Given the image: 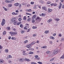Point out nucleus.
<instances>
[{"label": "nucleus", "mask_w": 64, "mask_h": 64, "mask_svg": "<svg viewBox=\"0 0 64 64\" xmlns=\"http://www.w3.org/2000/svg\"><path fill=\"white\" fill-rule=\"evenodd\" d=\"M37 18V16L36 15H34L32 17V18H33V19H36V21H39L40 20V18L39 16H38Z\"/></svg>", "instance_id": "nucleus-1"}, {"label": "nucleus", "mask_w": 64, "mask_h": 64, "mask_svg": "<svg viewBox=\"0 0 64 64\" xmlns=\"http://www.w3.org/2000/svg\"><path fill=\"white\" fill-rule=\"evenodd\" d=\"M5 19H3L2 20V22L1 24V25L2 26H3L5 25Z\"/></svg>", "instance_id": "nucleus-2"}, {"label": "nucleus", "mask_w": 64, "mask_h": 64, "mask_svg": "<svg viewBox=\"0 0 64 64\" xmlns=\"http://www.w3.org/2000/svg\"><path fill=\"white\" fill-rule=\"evenodd\" d=\"M10 34L11 36H13V35H16V34L17 33L15 32H10Z\"/></svg>", "instance_id": "nucleus-3"}, {"label": "nucleus", "mask_w": 64, "mask_h": 64, "mask_svg": "<svg viewBox=\"0 0 64 64\" xmlns=\"http://www.w3.org/2000/svg\"><path fill=\"white\" fill-rule=\"evenodd\" d=\"M32 47V46L31 45V44H28L26 45V47L28 48H30L31 47Z\"/></svg>", "instance_id": "nucleus-4"}, {"label": "nucleus", "mask_w": 64, "mask_h": 64, "mask_svg": "<svg viewBox=\"0 0 64 64\" xmlns=\"http://www.w3.org/2000/svg\"><path fill=\"white\" fill-rule=\"evenodd\" d=\"M59 51L58 50H55L54 52V54H57V53Z\"/></svg>", "instance_id": "nucleus-5"}, {"label": "nucleus", "mask_w": 64, "mask_h": 64, "mask_svg": "<svg viewBox=\"0 0 64 64\" xmlns=\"http://www.w3.org/2000/svg\"><path fill=\"white\" fill-rule=\"evenodd\" d=\"M16 18H12V22H13L15 21V20H16Z\"/></svg>", "instance_id": "nucleus-6"}, {"label": "nucleus", "mask_w": 64, "mask_h": 64, "mask_svg": "<svg viewBox=\"0 0 64 64\" xmlns=\"http://www.w3.org/2000/svg\"><path fill=\"white\" fill-rule=\"evenodd\" d=\"M52 9H51L49 8H48V13H50V12H52Z\"/></svg>", "instance_id": "nucleus-7"}, {"label": "nucleus", "mask_w": 64, "mask_h": 64, "mask_svg": "<svg viewBox=\"0 0 64 64\" xmlns=\"http://www.w3.org/2000/svg\"><path fill=\"white\" fill-rule=\"evenodd\" d=\"M60 5L58 7V8L59 9H61V8L62 4V3H61V2H60Z\"/></svg>", "instance_id": "nucleus-8"}, {"label": "nucleus", "mask_w": 64, "mask_h": 64, "mask_svg": "<svg viewBox=\"0 0 64 64\" xmlns=\"http://www.w3.org/2000/svg\"><path fill=\"white\" fill-rule=\"evenodd\" d=\"M4 62V60L2 59H0V63L2 64Z\"/></svg>", "instance_id": "nucleus-9"}, {"label": "nucleus", "mask_w": 64, "mask_h": 64, "mask_svg": "<svg viewBox=\"0 0 64 64\" xmlns=\"http://www.w3.org/2000/svg\"><path fill=\"white\" fill-rule=\"evenodd\" d=\"M14 6H18L19 5V3H16L14 4Z\"/></svg>", "instance_id": "nucleus-10"}, {"label": "nucleus", "mask_w": 64, "mask_h": 64, "mask_svg": "<svg viewBox=\"0 0 64 64\" xmlns=\"http://www.w3.org/2000/svg\"><path fill=\"white\" fill-rule=\"evenodd\" d=\"M42 8L43 10H44L45 11H47V8L46 7H42Z\"/></svg>", "instance_id": "nucleus-11"}, {"label": "nucleus", "mask_w": 64, "mask_h": 64, "mask_svg": "<svg viewBox=\"0 0 64 64\" xmlns=\"http://www.w3.org/2000/svg\"><path fill=\"white\" fill-rule=\"evenodd\" d=\"M5 2H6V3H11V1L8 0H6L5 1Z\"/></svg>", "instance_id": "nucleus-12"}, {"label": "nucleus", "mask_w": 64, "mask_h": 64, "mask_svg": "<svg viewBox=\"0 0 64 64\" xmlns=\"http://www.w3.org/2000/svg\"><path fill=\"white\" fill-rule=\"evenodd\" d=\"M8 59H9L10 58H12V56H11V55H9L8 56Z\"/></svg>", "instance_id": "nucleus-13"}, {"label": "nucleus", "mask_w": 64, "mask_h": 64, "mask_svg": "<svg viewBox=\"0 0 64 64\" xmlns=\"http://www.w3.org/2000/svg\"><path fill=\"white\" fill-rule=\"evenodd\" d=\"M24 60V59L22 58H21L20 59V62H23Z\"/></svg>", "instance_id": "nucleus-14"}, {"label": "nucleus", "mask_w": 64, "mask_h": 64, "mask_svg": "<svg viewBox=\"0 0 64 64\" xmlns=\"http://www.w3.org/2000/svg\"><path fill=\"white\" fill-rule=\"evenodd\" d=\"M52 19H50L49 20L47 21V22L48 23H49V22H50L52 21Z\"/></svg>", "instance_id": "nucleus-15"}, {"label": "nucleus", "mask_w": 64, "mask_h": 64, "mask_svg": "<svg viewBox=\"0 0 64 64\" xmlns=\"http://www.w3.org/2000/svg\"><path fill=\"white\" fill-rule=\"evenodd\" d=\"M44 33L45 34H48L49 33V32L48 30H46L45 32Z\"/></svg>", "instance_id": "nucleus-16"}, {"label": "nucleus", "mask_w": 64, "mask_h": 64, "mask_svg": "<svg viewBox=\"0 0 64 64\" xmlns=\"http://www.w3.org/2000/svg\"><path fill=\"white\" fill-rule=\"evenodd\" d=\"M35 43H36V42H32V43L30 44H31V45L32 46V45H34V44H35Z\"/></svg>", "instance_id": "nucleus-17"}, {"label": "nucleus", "mask_w": 64, "mask_h": 64, "mask_svg": "<svg viewBox=\"0 0 64 64\" xmlns=\"http://www.w3.org/2000/svg\"><path fill=\"white\" fill-rule=\"evenodd\" d=\"M32 23H34V22H35V20H34V19L33 18H32Z\"/></svg>", "instance_id": "nucleus-18"}, {"label": "nucleus", "mask_w": 64, "mask_h": 64, "mask_svg": "<svg viewBox=\"0 0 64 64\" xmlns=\"http://www.w3.org/2000/svg\"><path fill=\"white\" fill-rule=\"evenodd\" d=\"M60 59H64V55H62V56L60 58Z\"/></svg>", "instance_id": "nucleus-19"}, {"label": "nucleus", "mask_w": 64, "mask_h": 64, "mask_svg": "<svg viewBox=\"0 0 64 64\" xmlns=\"http://www.w3.org/2000/svg\"><path fill=\"white\" fill-rule=\"evenodd\" d=\"M12 4H9L8 5V7H12Z\"/></svg>", "instance_id": "nucleus-20"}, {"label": "nucleus", "mask_w": 64, "mask_h": 64, "mask_svg": "<svg viewBox=\"0 0 64 64\" xmlns=\"http://www.w3.org/2000/svg\"><path fill=\"white\" fill-rule=\"evenodd\" d=\"M6 29L8 30H10V27H9V26H8L6 28Z\"/></svg>", "instance_id": "nucleus-21"}, {"label": "nucleus", "mask_w": 64, "mask_h": 64, "mask_svg": "<svg viewBox=\"0 0 64 64\" xmlns=\"http://www.w3.org/2000/svg\"><path fill=\"white\" fill-rule=\"evenodd\" d=\"M34 53L33 52H29V54H33Z\"/></svg>", "instance_id": "nucleus-22"}, {"label": "nucleus", "mask_w": 64, "mask_h": 64, "mask_svg": "<svg viewBox=\"0 0 64 64\" xmlns=\"http://www.w3.org/2000/svg\"><path fill=\"white\" fill-rule=\"evenodd\" d=\"M54 20H56L57 21H59V20H60V19L58 18H56V19H54Z\"/></svg>", "instance_id": "nucleus-23"}, {"label": "nucleus", "mask_w": 64, "mask_h": 64, "mask_svg": "<svg viewBox=\"0 0 64 64\" xmlns=\"http://www.w3.org/2000/svg\"><path fill=\"white\" fill-rule=\"evenodd\" d=\"M8 50L7 49H6L5 50V51L6 53H8Z\"/></svg>", "instance_id": "nucleus-24"}, {"label": "nucleus", "mask_w": 64, "mask_h": 64, "mask_svg": "<svg viewBox=\"0 0 64 64\" xmlns=\"http://www.w3.org/2000/svg\"><path fill=\"white\" fill-rule=\"evenodd\" d=\"M28 43V40H26L24 42V44H26V43Z\"/></svg>", "instance_id": "nucleus-25"}, {"label": "nucleus", "mask_w": 64, "mask_h": 64, "mask_svg": "<svg viewBox=\"0 0 64 64\" xmlns=\"http://www.w3.org/2000/svg\"><path fill=\"white\" fill-rule=\"evenodd\" d=\"M50 39H54V37L52 36H50Z\"/></svg>", "instance_id": "nucleus-26"}, {"label": "nucleus", "mask_w": 64, "mask_h": 64, "mask_svg": "<svg viewBox=\"0 0 64 64\" xmlns=\"http://www.w3.org/2000/svg\"><path fill=\"white\" fill-rule=\"evenodd\" d=\"M11 39L12 40H16V38H15V37H12V38Z\"/></svg>", "instance_id": "nucleus-27"}, {"label": "nucleus", "mask_w": 64, "mask_h": 64, "mask_svg": "<svg viewBox=\"0 0 64 64\" xmlns=\"http://www.w3.org/2000/svg\"><path fill=\"white\" fill-rule=\"evenodd\" d=\"M47 48V46H43L42 47H41L42 48Z\"/></svg>", "instance_id": "nucleus-28"}, {"label": "nucleus", "mask_w": 64, "mask_h": 64, "mask_svg": "<svg viewBox=\"0 0 64 64\" xmlns=\"http://www.w3.org/2000/svg\"><path fill=\"white\" fill-rule=\"evenodd\" d=\"M23 19L24 20H25V21H26V16H24L23 18Z\"/></svg>", "instance_id": "nucleus-29"}, {"label": "nucleus", "mask_w": 64, "mask_h": 64, "mask_svg": "<svg viewBox=\"0 0 64 64\" xmlns=\"http://www.w3.org/2000/svg\"><path fill=\"white\" fill-rule=\"evenodd\" d=\"M51 3V2L50 1L48 2L47 3V4H50Z\"/></svg>", "instance_id": "nucleus-30"}, {"label": "nucleus", "mask_w": 64, "mask_h": 64, "mask_svg": "<svg viewBox=\"0 0 64 64\" xmlns=\"http://www.w3.org/2000/svg\"><path fill=\"white\" fill-rule=\"evenodd\" d=\"M52 58V59H51L50 60V61H53V60H54V58Z\"/></svg>", "instance_id": "nucleus-31"}, {"label": "nucleus", "mask_w": 64, "mask_h": 64, "mask_svg": "<svg viewBox=\"0 0 64 64\" xmlns=\"http://www.w3.org/2000/svg\"><path fill=\"white\" fill-rule=\"evenodd\" d=\"M37 27L35 26H33L32 27V28L33 29H37Z\"/></svg>", "instance_id": "nucleus-32"}, {"label": "nucleus", "mask_w": 64, "mask_h": 64, "mask_svg": "<svg viewBox=\"0 0 64 64\" xmlns=\"http://www.w3.org/2000/svg\"><path fill=\"white\" fill-rule=\"evenodd\" d=\"M22 51H23L22 52V53H25V52H26V51L24 50H22Z\"/></svg>", "instance_id": "nucleus-33"}, {"label": "nucleus", "mask_w": 64, "mask_h": 64, "mask_svg": "<svg viewBox=\"0 0 64 64\" xmlns=\"http://www.w3.org/2000/svg\"><path fill=\"white\" fill-rule=\"evenodd\" d=\"M21 23V22H18V23H17V25H19V24H20Z\"/></svg>", "instance_id": "nucleus-34"}, {"label": "nucleus", "mask_w": 64, "mask_h": 64, "mask_svg": "<svg viewBox=\"0 0 64 64\" xmlns=\"http://www.w3.org/2000/svg\"><path fill=\"white\" fill-rule=\"evenodd\" d=\"M3 8L4 9V10H5V11H7V9L6 8H5V7H3Z\"/></svg>", "instance_id": "nucleus-35"}, {"label": "nucleus", "mask_w": 64, "mask_h": 64, "mask_svg": "<svg viewBox=\"0 0 64 64\" xmlns=\"http://www.w3.org/2000/svg\"><path fill=\"white\" fill-rule=\"evenodd\" d=\"M25 60L26 61H30V60H29V59H27V58H26Z\"/></svg>", "instance_id": "nucleus-36"}, {"label": "nucleus", "mask_w": 64, "mask_h": 64, "mask_svg": "<svg viewBox=\"0 0 64 64\" xmlns=\"http://www.w3.org/2000/svg\"><path fill=\"white\" fill-rule=\"evenodd\" d=\"M23 55H28V54L27 53H24L23 54Z\"/></svg>", "instance_id": "nucleus-37"}, {"label": "nucleus", "mask_w": 64, "mask_h": 64, "mask_svg": "<svg viewBox=\"0 0 64 64\" xmlns=\"http://www.w3.org/2000/svg\"><path fill=\"white\" fill-rule=\"evenodd\" d=\"M31 18H28L27 20L28 21H31Z\"/></svg>", "instance_id": "nucleus-38"}, {"label": "nucleus", "mask_w": 64, "mask_h": 64, "mask_svg": "<svg viewBox=\"0 0 64 64\" xmlns=\"http://www.w3.org/2000/svg\"><path fill=\"white\" fill-rule=\"evenodd\" d=\"M46 53L48 54H50V52L49 51H48L46 52Z\"/></svg>", "instance_id": "nucleus-39"}, {"label": "nucleus", "mask_w": 64, "mask_h": 64, "mask_svg": "<svg viewBox=\"0 0 64 64\" xmlns=\"http://www.w3.org/2000/svg\"><path fill=\"white\" fill-rule=\"evenodd\" d=\"M38 63L40 64H42V62H38Z\"/></svg>", "instance_id": "nucleus-40"}, {"label": "nucleus", "mask_w": 64, "mask_h": 64, "mask_svg": "<svg viewBox=\"0 0 64 64\" xmlns=\"http://www.w3.org/2000/svg\"><path fill=\"white\" fill-rule=\"evenodd\" d=\"M22 5H26V3H22Z\"/></svg>", "instance_id": "nucleus-41"}, {"label": "nucleus", "mask_w": 64, "mask_h": 64, "mask_svg": "<svg viewBox=\"0 0 64 64\" xmlns=\"http://www.w3.org/2000/svg\"><path fill=\"white\" fill-rule=\"evenodd\" d=\"M31 4H32V5H33L34 4V2H30Z\"/></svg>", "instance_id": "nucleus-42"}, {"label": "nucleus", "mask_w": 64, "mask_h": 64, "mask_svg": "<svg viewBox=\"0 0 64 64\" xmlns=\"http://www.w3.org/2000/svg\"><path fill=\"white\" fill-rule=\"evenodd\" d=\"M30 6V4H28L27 5V7H29Z\"/></svg>", "instance_id": "nucleus-43"}, {"label": "nucleus", "mask_w": 64, "mask_h": 64, "mask_svg": "<svg viewBox=\"0 0 64 64\" xmlns=\"http://www.w3.org/2000/svg\"><path fill=\"white\" fill-rule=\"evenodd\" d=\"M26 14H27V15H30V16H31V14H30L29 13H26Z\"/></svg>", "instance_id": "nucleus-44"}, {"label": "nucleus", "mask_w": 64, "mask_h": 64, "mask_svg": "<svg viewBox=\"0 0 64 64\" xmlns=\"http://www.w3.org/2000/svg\"><path fill=\"white\" fill-rule=\"evenodd\" d=\"M6 34V31H4L3 32V35H5Z\"/></svg>", "instance_id": "nucleus-45"}, {"label": "nucleus", "mask_w": 64, "mask_h": 64, "mask_svg": "<svg viewBox=\"0 0 64 64\" xmlns=\"http://www.w3.org/2000/svg\"><path fill=\"white\" fill-rule=\"evenodd\" d=\"M29 50H31L32 51H33L34 49L33 48H30L29 49Z\"/></svg>", "instance_id": "nucleus-46"}, {"label": "nucleus", "mask_w": 64, "mask_h": 64, "mask_svg": "<svg viewBox=\"0 0 64 64\" xmlns=\"http://www.w3.org/2000/svg\"><path fill=\"white\" fill-rule=\"evenodd\" d=\"M33 37H35V36H37V34H34L33 35Z\"/></svg>", "instance_id": "nucleus-47"}, {"label": "nucleus", "mask_w": 64, "mask_h": 64, "mask_svg": "<svg viewBox=\"0 0 64 64\" xmlns=\"http://www.w3.org/2000/svg\"><path fill=\"white\" fill-rule=\"evenodd\" d=\"M57 4H54V6H57Z\"/></svg>", "instance_id": "nucleus-48"}, {"label": "nucleus", "mask_w": 64, "mask_h": 64, "mask_svg": "<svg viewBox=\"0 0 64 64\" xmlns=\"http://www.w3.org/2000/svg\"><path fill=\"white\" fill-rule=\"evenodd\" d=\"M31 11H32L31 10V9H29V10H28V12H31Z\"/></svg>", "instance_id": "nucleus-49"}, {"label": "nucleus", "mask_w": 64, "mask_h": 64, "mask_svg": "<svg viewBox=\"0 0 64 64\" xmlns=\"http://www.w3.org/2000/svg\"><path fill=\"white\" fill-rule=\"evenodd\" d=\"M35 57V58H38V55H35L34 56Z\"/></svg>", "instance_id": "nucleus-50"}, {"label": "nucleus", "mask_w": 64, "mask_h": 64, "mask_svg": "<svg viewBox=\"0 0 64 64\" xmlns=\"http://www.w3.org/2000/svg\"><path fill=\"white\" fill-rule=\"evenodd\" d=\"M22 26H23V24H21L20 25V27L22 28Z\"/></svg>", "instance_id": "nucleus-51"}, {"label": "nucleus", "mask_w": 64, "mask_h": 64, "mask_svg": "<svg viewBox=\"0 0 64 64\" xmlns=\"http://www.w3.org/2000/svg\"><path fill=\"white\" fill-rule=\"evenodd\" d=\"M30 29H29L27 31V32H30Z\"/></svg>", "instance_id": "nucleus-52"}, {"label": "nucleus", "mask_w": 64, "mask_h": 64, "mask_svg": "<svg viewBox=\"0 0 64 64\" xmlns=\"http://www.w3.org/2000/svg\"><path fill=\"white\" fill-rule=\"evenodd\" d=\"M18 20L20 21L22 20V19L21 18H18Z\"/></svg>", "instance_id": "nucleus-53"}, {"label": "nucleus", "mask_w": 64, "mask_h": 64, "mask_svg": "<svg viewBox=\"0 0 64 64\" xmlns=\"http://www.w3.org/2000/svg\"><path fill=\"white\" fill-rule=\"evenodd\" d=\"M14 25H16V22L14 21Z\"/></svg>", "instance_id": "nucleus-54"}, {"label": "nucleus", "mask_w": 64, "mask_h": 64, "mask_svg": "<svg viewBox=\"0 0 64 64\" xmlns=\"http://www.w3.org/2000/svg\"><path fill=\"white\" fill-rule=\"evenodd\" d=\"M62 36V34H59L58 35V36H60V37H61V36Z\"/></svg>", "instance_id": "nucleus-55"}, {"label": "nucleus", "mask_w": 64, "mask_h": 64, "mask_svg": "<svg viewBox=\"0 0 64 64\" xmlns=\"http://www.w3.org/2000/svg\"><path fill=\"white\" fill-rule=\"evenodd\" d=\"M46 14H42V16H45V15Z\"/></svg>", "instance_id": "nucleus-56"}, {"label": "nucleus", "mask_w": 64, "mask_h": 64, "mask_svg": "<svg viewBox=\"0 0 64 64\" xmlns=\"http://www.w3.org/2000/svg\"><path fill=\"white\" fill-rule=\"evenodd\" d=\"M36 59H37L38 60H40V58H36Z\"/></svg>", "instance_id": "nucleus-57"}, {"label": "nucleus", "mask_w": 64, "mask_h": 64, "mask_svg": "<svg viewBox=\"0 0 64 64\" xmlns=\"http://www.w3.org/2000/svg\"><path fill=\"white\" fill-rule=\"evenodd\" d=\"M49 42L50 43V44H53V42H52V41H50Z\"/></svg>", "instance_id": "nucleus-58"}, {"label": "nucleus", "mask_w": 64, "mask_h": 64, "mask_svg": "<svg viewBox=\"0 0 64 64\" xmlns=\"http://www.w3.org/2000/svg\"><path fill=\"white\" fill-rule=\"evenodd\" d=\"M15 12H13L12 13V15H15Z\"/></svg>", "instance_id": "nucleus-59"}, {"label": "nucleus", "mask_w": 64, "mask_h": 64, "mask_svg": "<svg viewBox=\"0 0 64 64\" xmlns=\"http://www.w3.org/2000/svg\"><path fill=\"white\" fill-rule=\"evenodd\" d=\"M24 29H26V30H27L28 29V28H26V27H24Z\"/></svg>", "instance_id": "nucleus-60"}, {"label": "nucleus", "mask_w": 64, "mask_h": 64, "mask_svg": "<svg viewBox=\"0 0 64 64\" xmlns=\"http://www.w3.org/2000/svg\"><path fill=\"white\" fill-rule=\"evenodd\" d=\"M16 13H19V11L18 10H16Z\"/></svg>", "instance_id": "nucleus-61"}, {"label": "nucleus", "mask_w": 64, "mask_h": 64, "mask_svg": "<svg viewBox=\"0 0 64 64\" xmlns=\"http://www.w3.org/2000/svg\"><path fill=\"white\" fill-rule=\"evenodd\" d=\"M56 34H53V36H56Z\"/></svg>", "instance_id": "nucleus-62"}, {"label": "nucleus", "mask_w": 64, "mask_h": 64, "mask_svg": "<svg viewBox=\"0 0 64 64\" xmlns=\"http://www.w3.org/2000/svg\"><path fill=\"white\" fill-rule=\"evenodd\" d=\"M2 46H1V45H0V49H2Z\"/></svg>", "instance_id": "nucleus-63"}, {"label": "nucleus", "mask_w": 64, "mask_h": 64, "mask_svg": "<svg viewBox=\"0 0 64 64\" xmlns=\"http://www.w3.org/2000/svg\"><path fill=\"white\" fill-rule=\"evenodd\" d=\"M35 62H32V64H35Z\"/></svg>", "instance_id": "nucleus-64"}]
</instances>
